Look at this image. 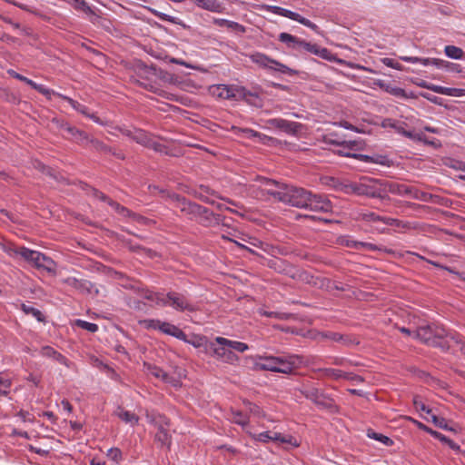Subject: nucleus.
Returning <instances> with one entry per match:
<instances>
[{"label": "nucleus", "instance_id": "nucleus-4", "mask_svg": "<svg viewBox=\"0 0 465 465\" xmlns=\"http://www.w3.org/2000/svg\"><path fill=\"white\" fill-rule=\"evenodd\" d=\"M299 391L307 399L322 409L333 410L335 408L334 401L322 390L312 384H303Z\"/></svg>", "mask_w": 465, "mask_h": 465}, {"label": "nucleus", "instance_id": "nucleus-48", "mask_svg": "<svg viewBox=\"0 0 465 465\" xmlns=\"http://www.w3.org/2000/svg\"><path fill=\"white\" fill-rule=\"evenodd\" d=\"M89 143L98 152L104 153H112V148L99 140L91 138Z\"/></svg>", "mask_w": 465, "mask_h": 465}, {"label": "nucleus", "instance_id": "nucleus-26", "mask_svg": "<svg viewBox=\"0 0 465 465\" xmlns=\"http://www.w3.org/2000/svg\"><path fill=\"white\" fill-rule=\"evenodd\" d=\"M20 256L24 258L26 262L34 264L37 268L41 262V260H45L44 253L38 251L28 249L25 246L21 247Z\"/></svg>", "mask_w": 465, "mask_h": 465}, {"label": "nucleus", "instance_id": "nucleus-10", "mask_svg": "<svg viewBox=\"0 0 465 465\" xmlns=\"http://www.w3.org/2000/svg\"><path fill=\"white\" fill-rule=\"evenodd\" d=\"M265 128L268 130L278 129L287 134L296 135L302 130V124L282 118H272L265 121Z\"/></svg>", "mask_w": 465, "mask_h": 465}, {"label": "nucleus", "instance_id": "nucleus-1", "mask_svg": "<svg viewBox=\"0 0 465 465\" xmlns=\"http://www.w3.org/2000/svg\"><path fill=\"white\" fill-rule=\"evenodd\" d=\"M282 203L293 207L310 210L312 212L331 213L332 203L322 194H313L303 188L288 185Z\"/></svg>", "mask_w": 465, "mask_h": 465}, {"label": "nucleus", "instance_id": "nucleus-52", "mask_svg": "<svg viewBox=\"0 0 465 465\" xmlns=\"http://www.w3.org/2000/svg\"><path fill=\"white\" fill-rule=\"evenodd\" d=\"M186 343L192 344L195 348H201L203 346H205L208 348V345L206 343V338L203 336H194L193 339L188 340L186 338V341H183Z\"/></svg>", "mask_w": 465, "mask_h": 465}, {"label": "nucleus", "instance_id": "nucleus-6", "mask_svg": "<svg viewBox=\"0 0 465 465\" xmlns=\"http://www.w3.org/2000/svg\"><path fill=\"white\" fill-rule=\"evenodd\" d=\"M260 182V185L257 189L261 192L260 196L263 197L265 195L272 196L275 200L282 203V198H283L284 193L287 190L288 184L282 183L274 180L267 179L264 177H261L258 180ZM259 194H257V197Z\"/></svg>", "mask_w": 465, "mask_h": 465}, {"label": "nucleus", "instance_id": "nucleus-43", "mask_svg": "<svg viewBox=\"0 0 465 465\" xmlns=\"http://www.w3.org/2000/svg\"><path fill=\"white\" fill-rule=\"evenodd\" d=\"M317 338L319 339H328V340H331L333 341H336V342H344V337L338 333V332H333V331H322V332H319L317 334Z\"/></svg>", "mask_w": 465, "mask_h": 465}, {"label": "nucleus", "instance_id": "nucleus-5", "mask_svg": "<svg viewBox=\"0 0 465 465\" xmlns=\"http://www.w3.org/2000/svg\"><path fill=\"white\" fill-rule=\"evenodd\" d=\"M246 432L252 437L253 440L262 443H267L269 441H277L291 445L292 448H298L301 445V442L296 438L289 434L283 435L280 432L271 430L263 431L261 433H253L246 430Z\"/></svg>", "mask_w": 465, "mask_h": 465}, {"label": "nucleus", "instance_id": "nucleus-30", "mask_svg": "<svg viewBox=\"0 0 465 465\" xmlns=\"http://www.w3.org/2000/svg\"><path fill=\"white\" fill-rule=\"evenodd\" d=\"M312 372L318 375V378L326 377L335 381L341 380L344 376V371L333 368H312Z\"/></svg>", "mask_w": 465, "mask_h": 465}, {"label": "nucleus", "instance_id": "nucleus-59", "mask_svg": "<svg viewBox=\"0 0 465 465\" xmlns=\"http://www.w3.org/2000/svg\"><path fill=\"white\" fill-rule=\"evenodd\" d=\"M322 361V358L318 357V356H309V357H302V365H304V366H307V367H310L312 366V368H316V364L318 362H320Z\"/></svg>", "mask_w": 465, "mask_h": 465}, {"label": "nucleus", "instance_id": "nucleus-23", "mask_svg": "<svg viewBox=\"0 0 465 465\" xmlns=\"http://www.w3.org/2000/svg\"><path fill=\"white\" fill-rule=\"evenodd\" d=\"M15 77L16 79L25 83L26 84L30 85L33 89H35L37 92H39L40 94H42L49 100H51L53 94H55V91H54L53 89H50L44 84H37V83L34 82L33 80H31L22 74L15 73Z\"/></svg>", "mask_w": 465, "mask_h": 465}, {"label": "nucleus", "instance_id": "nucleus-17", "mask_svg": "<svg viewBox=\"0 0 465 465\" xmlns=\"http://www.w3.org/2000/svg\"><path fill=\"white\" fill-rule=\"evenodd\" d=\"M328 179L330 181L328 184L332 186L336 191L341 192L346 194H355L359 196L358 181H339L332 177H330Z\"/></svg>", "mask_w": 465, "mask_h": 465}, {"label": "nucleus", "instance_id": "nucleus-62", "mask_svg": "<svg viewBox=\"0 0 465 465\" xmlns=\"http://www.w3.org/2000/svg\"><path fill=\"white\" fill-rule=\"evenodd\" d=\"M237 361H238V356L234 352H232L231 349H229L227 351L226 354L222 359V361L226 362V363H231V364L234 363Z\"/></svg>", "mask_w": 465, "mask_h": 465}, {"label": "nucleus", "instance_id": "nucleus-47", "mask_svg": "<svg viewBox=\"0 0 465 465\" xmlns=\"http://www.w3.org/2000/svg\"><path fill=\"white\" fill-rule=\"evenodd\" d=\"M430 91L445 95H455L456 92H458L459 90L455 88H449L432 84Z\"/></svg>", "mask_w": 465, "mask_h": 465}, {"label": "nucleus", "instance_id": "nucleus-25", "mask_svg": "<svg viewBox=\"0 0 465 465\" xmlns=\"http://www.w3.org/2000/svg\"><path fill=\"white\" fill-rule=\"evenodd\" d=\"M109 205L112 206L119 214L124 217H130L138 223H146V222L148 221L145 217L132 213L130 210H128L124 206L120 205L118 203L114 201H110Z\"/></svg>", "mask_w": 465, "mask_h": 465}, {"label": "nucleus", "instance_id": "nucleus-37", "mask_svg": "<svg viewBox=\"0 0 465 465\" xmlns=\"http://www.w3.org/2000/svg\"><path fill=\"white\" fill-rule=\"evenodd\" d=\"M208 349L212 351L213 355L216 359L222 361L230 348L227 345H218L214 341L208 344Z\"/></svg>", "mask_w": 465, "mask_h": 465}, {"label": "nucleus", "instance_id": "nucleus-16", "mask_svg": "<svg viewBox=\"0 0 465 465\" xmlns=\"http://www.w3.org/2000/svg\"><path fill=\"white\" fill-rule=\"evenodd\" d=\"M125 288L134 289L136 292L141 293L145 299L153 302L156 305L164 307L169 306V301H167V293L153 292L149 290H143L140 287H134L133 285H125Z\"/></svg>", "mask_w": 465, "mask_h": 465}, {"label": "nucleus", "instance_id": "nucleus-34", "mask_svg": "<svg viewBox=\"0 0 465 465\" xmlns=\"http://www.w3.org/2000/svg\"><path fill=\"white\" fill-rule=\"evenodd\" d=\"M200 8L213 13H223L225 9L223 4L219 0H203Z\"/></svg>", "mask_w": 465, "mask_h": 465}, {"label": "nucleus", "instance_id": "nucleus-22", "mask_svg": "<svg viewBox=\"0 0 465 465\" xmlns=\"http://www.w3.org/2000/svg\"><path fill=\"white\" fill-rule=\"evenodd\" d=\"M276 356H258L254 361V369L257 371H269L275 372Z\"/></svg>", "mask_w": 465, "mask_h": 465}, {"label": "nucleus", "instance_id": "nucleus-60", "mask_svg": "<svg viewBox=\"0 0 465 465\" xmlns=\"http://www.w3.org/2000/svg\"><path fill=\"white\" fill-rule=\"evenodd\" d=\"M57 352L58 351H55L51 346H44L40 350V355H42L43 357L50 358V359L54 358Z\"/></svg>", "mask_w": 465, "mask_h": 465}, {"label": "nucleus", "instance_id": "nucleus-40", "mask_svg": "<svg viewBox=\"0 0 465 465\" xmlns=\"http://www.w3.org/2000/svg\"><path fill=\"white\" fill-rule=\"evenodd\" d=\"M231 420L238 425H241L243 429L248 425V417L241 411H232Z\"/></svg>", "mask_w": 465, "mask_h": 465}, {"label": "nucleus", "instance_id": "nucleus-44", "mask_svg": "<svg viewBox=\"0 0 465 465\" xmlns=\"http://www.w3.org/2000/svg\"><path fill=\"white\" fill-rule=\"evenodd\" d=\"M400 59L401 61L411 63V64H420L423 66H429L430 65V58L429 57H417V56H407V55H401L400 56Z\"/></svg>", "mask_w": 465, "mask_h": 465}, {"label": "nucleus", "instance_id": "nucleus-58", "mask_svg": "<svg viewBox=\"0 0 465 465\" xmlns=\"http://www.w3.org/2000/svg\"><path fill=\"white\" fill-rule=\"evenodd\" d=\"M381 62L384 65H386L390 68H392V69H395L398 71L403 70L402 64H401L399 62H396L395 60H393L391 58H388V57L382 58Z\"/></svg>", "mask_w": 465, "mask_h": 465}, {"label": "nucleus", "instance_id": "nucleus-42", "mask_svg": "<svg viewBox=\"0 0 465 465\" xmlns=\"http://www.w3.org/2000/svg\"><path fill=\"white\" fill-rule=\"evenodd\" d=\"M435 426L446 430H451L452 429L448 426V421L446 419L440 417L433 413V411L430 414V420Z\"/></svg>", "mask_w": 465, "mask_h": 465}, {"label": "nucleus", "instance_id": "nucleus-9", "mask_svg": "<svg viewBox=\"0 0 465 465\" xmlns=\"http://www.w3.org/2000/svg\"><path fill=\"white\" fill-rule=\"evenodd\" d=\"M251 59L253 63H255L262 67L269 68V69L280 72L282 74L292 75L296 73L294 70L289 68L287 65H285L276 60H273L262 53H255V54H252Z\"/></svg>", "mask_w": 465, "mask_h": 465}, {"label": "nucleus", "instance_id": "nucleus-27", "mask_svg": "<svg viewBox=\"0 0 465 465\" xmlns=\"http://www.w3.org/2000/svg\"><path fill=\"white\" fill-rule=\"evenodd\" d=\"M280 42L286 45L288 48L302 52L303 40L288 33H281L278 36Z\"/></svg>", "mask_w": 465, "mask_h": 465}, {"label": "nucleus", "instance_id": "nucleus-64", "mask_svg": "<svg viewBox=\"0 0 465 465\" xmlns=\"http://www.w3.org/2000/svg\"><path fill=\"white\" fill-rule=\"evenodd\" d=\"M360 143L357 141H342L341 147L351 151L358 150L360 148Z\"/></svg>", "mask_w": 465, "mask_h": 465}, {"label": "nucleus", "instance_id": "nucleus-31", "mask_svg": "<svg viewBox=\"0 0 465 465\" xmlns=\"http://www.w3.org/2000/svg\"><path fill=\"white\" fill-rule=\"evenodd\" d=\"M114 414L126 424H130L132 427L137 425L139 422V417L135 413L126 411L120 406L116 408Z\"/></svg>", "mask_w": 465, "mask_h": 465}, {"label": "nucleus", "instance_id": "nucleus-53", "mask_svg": "<svg viewBox=\"0 0 465 465\" xmlns=\"http://www.w3.org/2000/svg\"><path fill=\"white\" fill-rule=\"evenodd\" d=\"M413 404L415 409L419 411H423L428 415H430L432 412V410L428 408L419 396L414 397Z\"/></svg>", "mask_w": 465, "mask_h": 465}, {"label": "nucleus", "instance_id": "nucleus-21", "mask_svg": "<svg viewBox=\"0 0 465 465\" xmlns=\"http://www.w3.org/2000/svg\"><path fill=\"white\" fill-rule=\"evenodd\" d=\"M215 91H217V95L223 99H231L235 98L237 96H245L246 91L245 89L242 88L239 89L237 87L233 86H228L225 84H220L215 87Z\"/></svg>", "mask_w": 465, "mask_h": 465}, {"label": "nucleus", "instance_id": "nucleus-36", "mask_svg": "<svg viewBox=\"0 0 465 465\" xmlns=\"http://www.w3.org/2000/svg\"><path fill=\"white\" fill-rule=\"evenodd\" d=\"M444 54L447 57L454 60H462L464 58V51L455 45H446L444 48Z\"/></svg>", "mask_w": 465, "mask_h": 465}, {"label": "nucleus", "instance_id": "nucleus-33", "mask_svg": "<svg viewBox=\"0 0 465 465\" xmlns=\"http://www.w3.org/2000/svg\"><path fill=\"white\" fill-rule=\"evenodd\" d=\"M213 24L220 27L226 26L227 28H229L231 30H234V31H237L240 33L245 32V27L242 25H241L237 22H234V21H230V20L223 19V18H214Z\"/></svg>", "mask_w": 465, "mask_h": 465}, {"label": "nucleus", "instance_id": "nucleus-46", "mask_svg": "<svg viewBox=\"0 0 465 465\" xmlns=\"http://www.w3.org/2000/svg\"><path fill=\"white\" fill-rule=\"evenodd\" d=\"M328 359L331 361L330 362L331 364L336 366L347 367L351 365H356V363H353L352 361L343 357L330 356Z\"/></svg>", "mask_w": 465, "mask_h": 465}, {"label": "nucleus", "instance_id": "nucleus-28", "mask_svg": "<svg viewBox=\"0 0 465 465\" xmlns=\"http://www.w3.org/2000/svg\"><path fill=\"white\" fill-rule=\"evenodd\" d=\"M62 282L63 283L82 292H90V288L92 287V283L89 281L77 279L71 276L62 279Z\"/></svg>", "mask_w": 465, "mask_h": 465}, {"label": "nucleus", "instance_id": "nucleus-11", "mask_svg": "<svg viewBox=\"0 0 465 465\" xmlns=\"http://www.w3.org/2000/svg\"><path fill=\"white\" fill-rule=\"evenodd\" d=\"M265 9L274 15L287 17L289 19L296 21V22L303 25L304 26L311 28L313 31H316V32L318 31V26L314 23H312L309 19L302 16L298 13L292 12L289 9H286V8H283L281 6H277V5H266Z\"/></svg>", "mask_w": 465, "mask_h": 465}, {"label": "nucleus", "instance_id": "nucleus-50", "mask_svg": "<svg viewBox=\"0 0 465 465\" xmlns=\"http://www.w3.org/2000/svg\"><path fill=\"white\" fill-rule=\"evenodd\" d=\"M71 5L74 9L84 12L85 14H92L93 11L91 7L88 5L85 0H72Z\"/></svg>", "mask_w": 465, "mask_h": 465}, {"label": "nucleus", "instance_id": "nucleus-32", "mask_svg": "<svg viewBox=\"0 0 465 465\" xmlns=\"http://www.w3.org/2000/svg\"><path fill=\"white\" fill-rule=\"evenodd\" d=\"M215 341L218 345H227L231 350L239 352H244L249 349V346L244 342L229 340L223 337H216Z\"/></svg>", "mask_w": 465, "mask_h": 465}, {"label": "nucleus", "instance_id": "nucleus-13", "mask_svg": "<svg viewBox=\"0 0 465 465\" xmlns=\"http://www.w3.org/2000/svg\"><path fill=\"white\" fill-rule=\"evenodd\" d=\"M275 372L289 374L302 364V356L292 354L277 357Z\"/></svg>", "mask_w": 465, "mask_h": 465}, {"label": "nucleus", "instance_id": "nucleus-39", "mask_svg": "<svg viewBox=\"0 0 465 465\" xmlns=\"http://www.w3.org/2000/svg\"><path fill=\"white\" fill-rule=\"evenodd\" d=\"M358 219L363 222L382 223L384 216H381L373 212H361L359 213Z\"/></svg>", "mask_w": 465, "mask_h": 465}, {"label": "nucleus", "instance_id": "nucleus-24", "mask_svg": "<svg viewBox=\"0 0 465 465\" xmlns=\"http://www.w3.org/2000/svg\"><path fill=\"white\" fill-rule=\"evenodd\" d=\"M167 427L168 422L163 419V423L157 425V431L154 439L157 442L161 443L162 446H167L169 448L172 437Z\"/></svg>", "mask_w": 465, "mask_h": 465}, {"label": "nucleus", "instance_id": "nucleus-57", "mask_svg": "<svg viewBox=\"0 0 465 465\" xmlns=\"http://www.w3.org/2000/svg\"><path fill=\"white\" fill-rule=\"evenodd\" d=\"M44 259L45 260H41V262L38 265V268L45 269L47 272H52L54 268V262L51 258L45 256V254H44Z\"/></svg>", "mask_w": 465, "mask_h": 465}, {"label": "nucleus", "instance_id": "nucleus-29", "mask_svg": "<svg viewBox=\"0 0 465 465\" xmlns=\"http://www.w3.org/2000/svg\"><path fill=\"white\" fill-rule=\"evenodd\" d=\"M160 331L181 341H186V334L179 327L167 322H162Z\"/></svg>", "mask_w": 465, "mask_h": 465}, {"label": "nucleus", "instance_id": "nucleus-35", "mask_svg": "<svg viewBox=\"0 0 465 465\" xmlns=\"http://www.w3.org/2000/svg\"><path fill=\"white\" fill-rule=\"evenodd\" d=\"M54 95L60 97L63 100L66 101L78 113H80L84 115H88V108L85 105L78 103L77 101H75L66 95L59 94L57 92H55V94Z\"/></svg>", "mask_w": 465, "mask_h": 465}, {"label": "nucleus", "instance_id": "nucleus-38", "mask_svg": "<svg viewBox=\"0 0 465 465\" xmlns=\"http://www.w3.org/2000/svg\"><path fill=\"white\" fill-rule=\"evenodd\" d=\"M405 123L399 122L396 120H393L391 118H385L381 121V126L382 128H391L396 131L398 134H401L403 128H404Z\"/></svg>", "mask_w": 465, "mask_h": 465}, {"label": "nucleus", "instance_id": "nucleus-14", "mask_svg": "<svg viewBox=\"0 0 465 465\" xmlns=\"http://www.w3.org/2000/svg\"><path fill=\"white\" fill-rule=\"evenodd\" d=\"M143 369L148 375H152L157 379H160L163 381L172 384L174 387L180 386V381L177 379H175L173 376H170L160 367L144 362Z\"/></svg>", "mask_w": 465, "mask_h": 465}, {"label": "nucleus", "instance_id": "nucleus-45", "mask_svg": "<svg viewBox=\"0 0 465 465\" xmlns=\"http://www.w3.org/2000/svg\"><path fill=\"white\" fill-rule=\"evenodd\" d=\"M74 325L83 329V330H85V331H88L90 332H95L98 331V325L95 324V323H93V322H86V321H84V320H80V319H77L75 320L74 322Z\"/></svg>", "mask_w": 465, "mask_h": 465}, {"label": "nucleus", "instance_id": "nucleus-20", "mask_svg": "<svg viewBox=\"0 0 465 465\" xmlns=\"http://www.w3.org/2000/svg\"><path fill=\"white\" fill-rule=\"evenodd\" d=\"M302 51L313 54L327 61L334 60L333 54L325 47H322L316 44H312L304 40L303 43H302Z\"/></svg>", "mask_w": 465, "mask_h": 465}, {"label": "nucleus", "instance_id": "nucleus-2", "mask_svg": "<svg viewBox=\"0 0 465 465\" xmlns=\"http://www.w3.org/2000/svg\"><path fill=\"white\" fill-rule=\"evenodd\" d=\"M413 338L432 347H439L443 351L449 350L454 344L465 354V341L458 333L447 331L443 328L432 326L419 327L413 332Z\"/></svg>", "mask_w": 465, "mask_h": 465}, {"label": "nucleus", "instance_id": "nucleus-18", "mask_svg": "<svg viewBox=\"0 0 465 465\" xmlns=\"http://www.w3.org/2000/svg\"><path fill=\"white\" fill-rule=\"evenodd\" d=\"M133 140L137 143L152 148L156 152L162 151L163 145L151 138V136L143 130L134 129Z\"/></svg>", "mask_w": 465, "mask_h": 465}, {"label": "nucleus", "instance_id": "nucleus-54", "mask_svg": "<svg viewBox=\"0 0 465 465\" xmlns=\"http://www.w3.org/2000/svg\"><path fill=\"white\" fill-rule=\"evenodd\" d=\"M106 456L115 462H120L123 458V454L120 449L118 448H111L107 450Z\"/></svg>", "mask_w": 465, "mask_h": 465}, {"label": "nucleus", "instance_id": "nucleus-49", "mask_svg": "<svg viewBox=\"0 0 465 465\" xmlns=\"http://www.w3.org/2000/svg\"><path fill=\"white\" fill-rule=\"evenodd\" d=\"M140 323L147 330L160 331L162 321L156 319H145Z\"/></svg>", "mask_w": 465, "mask_h": 465}, {"label": "nucleus", "instance_id": "nucleus-41", "mask_svg": "<svg viewBox=\"0 0 465 465\" xmlns=\"http://www.w3.org/2000/svg\"><path fill=\"white\" fill-rule=\"evenodd\" d=\"M382 223L388 226H395L403 229L411 228L410 223L407 222L386 216H384V219H382Z\"/></svg>", "mask_w": 465, "mask_h": 465}, {"label": "nucleus", "instance_id": "nucleus-3", "mask_svg": "<svg viewBox=\"0 0 465 465\" xmlns=\"http://www.w3.org/2000/svg\"><path fill=\"white\" fill-rule=\"evenodd\" d=\"M170 198L173 203V206L179 210L183 215L187 216L190 220H195L205 226L210 223L213 213L207 208L195 203H192L178 194H173Z\"/></svg>", "mask_w": 465, "mask_h": 465}, {"label": "nucleus", "instance_id": "nucleus-63", "mask_svg": "<svg viewBox=\"0 0 465 465\" xmlns=\"http://www.w3.org/2000/svg\"><path fill=\"white\" fill-rule=\"evenodd\" d=\"M4 251L6 254H8L10 257H16V256H20V251H21V247L17 248L15 246H13V245H9V246H5L4 247Z\"/></svg>", "mask_w": 465, "mask_h": 465}, {"label": "nucleus", "instance_id": "nucleus-51", "mask_svg": "<svg viewBox=\"0 0 465 465\" xmlns=\"http://www.w3.org/2000/svg\"><path fill=\"white\" fill-rule=\"evenodd\" d=\"M22 309L26 314H31L35 319H37V321H39V322L43 321V314L38 309H36L31 305H26V304H23Z\"/></svg>", "mask_w": 465, "mask_h": 465}, {"label": "nucleus", "instance_id": "nucleus-8", "mask_svg": "<svg viewBox=\"0 0 465 465\" xmlns=\"http://www.w3.org/2000/svg\"><path fill=\"white\" fill-rule=\"evenodd\" d=\"M359 196L380 198L383 192L382 183L376 179L361 176L358 181Z\"/></svg>", "mask_w": 465, "mask_h": 465}, {"label": "nucleus", "instance_id": "nucleus-55", "mask_svg": "<svg viewBox=\"0 0 465 465\" xmlns=\"http://www.w3.org/2000/svg\"><path fill=\"white\" fill-rule=\"evenodd\" d=\"M386 91L391 94V95H394L396 97H402V98H408L406 92L404 89L397 86H387Z\"/></svg>", "mask_w": 465, "mask_h": 465}, {"label": "nucleus", "instance_id": "nucleus-12", "mask_svg": "<svg viewBox=\"0 0 465 465\" xmlns=\"http://www.w3.org/2000/svg\"><path fill=\"white\" fill-rule=\"evenodd\" d=\"M167 301H169V306L175 311L190 312L196 311L195 305L183 293L169 292H167Z\"/></svg>", "mask_w": 465, "mask_h": 465}, {"label": "nucleus", "instance_id": "nucleus-61", "mask_svg": "<svg viewBox=\"0 0 465 465\" xmlns=\"http://www.w3.org/2000/svg\"><path fill=\"white\" fill-rule=\"evenodd\" d=\"M124 302L128 307L134 310H140L142 308V302L138 300L132 299L131 297H124Z\"/></svg>", "mask_w": 465, "mask_h": 465}, {"label": "nucleus", "instance_id": "nucleus-7", "mask_svg": "<svg viewBox=\"0 0 465 465\" xmlns=\"http://www.w3.org/2000/svg\"><path fill=\"white\" fill-rule=\"evenodd\" d=\"M386 190L396 195L406 196L416 200L428 201L429 194L419 191L416 187L396 182L387 183Z\"/></svg>", "mask_w": 465, "mask_h": 465}, {"label": "nucleus", "instance_id": "nucleus-19", "mask_svg": "<svg viewBox=\"0 0 465 465\" xmlns=\"http://www.w3.org/2000/svg\"><path fill=\"white\" fill-rule=\"evenodd\" d=\"M59 126L62 130L66 131L67 134L71 135V138L75 143H77L81 145H86L89 143V141L91 138L85 132L79 130V129L75 128L74 126H72L69 124L64 123V122L61 123L59 124Z\"/></svg>", "mask_w": 465, "mask_h": 465}, {"label": "nucleus", "instance_id": "nucleus-56", "mask_svg": "<svg viewBox=\"0 0 465 465\" xmlns=\"http://www.w3.org/2000/svg\"><path fill=\"white\" fill-rule=\"evenodd\" d=\"M368 436L371 439H374V440H377L382 442L386 446H390L392 444V440L385 435L379 434L376 432H371V433L369 432Z\"/></svg>", "mask_w": 465, "mask_h": 465}, {"label": "nucleus", "instance_id": "nucleus-15", "mask_svg": "<svg viewBox=\"0 0 465 465\" xmlns=\"http://www.w3.org/2000/svg\"><path fill=\"white\" fill-rule=\"evenodd\" d=\"M125 288L134 289L136 292L141 293L145 299L153 302L156 305L164 307L169 306V301H167V293L153 292L149 290H143L140 287H134L133 285H125Z\"/></svg>", "mask_w": 465, "mask_h": 465}]
</instances>
